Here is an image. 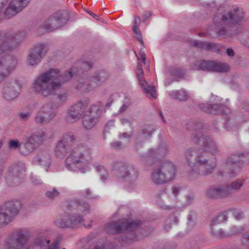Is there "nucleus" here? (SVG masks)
Wrapping results in <instances>:
<instances>
[{"label":"nucleus","mask_w":249,"mask_h":249,"mask_svg":"<svg viewBox=\"0 0 249 249\" xmlns=\"http://www.w3.org/2000/svg\"><path fill=\"white\" fill-rule=\"evenodd\" d=\"M192 142L200 148L189 149L185 152V158L192 173L201 176L212 174L216 166L210 163V154L219 155L221 151L214 140L201 131H196L191 135Z\"/></svg>","instance_id":"nucleus-1"},{"label":"nucleus","mask_w":249,"mask_h":249,"mask_svg":"<svg viewBox=\"0 0 249 249\" xmlns=\"http://www.w3.org/2000/svg\"><path fill=\"white\" fill-rule=\"evenodd\" d=\"M71 77L72 73L70 71L61 74L58 69H51L38 75L33 81L31 89L33 92L42 98L56 95L57 101L54 105L58 108L67 102L68 94L65 91L58 94L57 92Z\"/></svg>","instance_id":"nucleus-2"},{"label":"nucleus","mask_w":249,"mask_h":249,"mask_svg":"<svg viewBox=\"0 0 249 249\" xmlns=\"http://www.w3.org/2000/svg\"><path fill=\"white\" fill-rule=\"evenodd\" d=\"M168 151L166 144L160 145L157 149H150L141 156L140 160L150 166H154L150 174V179L156 185H161L172 181L176 175V167L169 161L154 160L164 157Z\"/></svg>","instance_id":"nucleus-3"},{"label":"nucleus","mask_w":249,"mask_h":249,"mask_svg":"<svg viewBox=\"0 0 249 249\" xmlns=\"http://www.w3.org/2000/svg\"><path fill=\"white\" fill-rule=\"evenodd\" d=\"M243 18V12L238 8L223 14L218 13L213 18L214 32L219 37H232L239 33L237 25Z\"/></svg>","instance_id":"nucleus-4"},{"label":"nucleus","mask_w":249,"mask_h":249,"mask_svg":"<svg viewBox=\"0 0 249 249\" xmlns=\"http://www.w3.org/2000/svg\"><path fill=\"white\" fill-rule=\"evenodd\" d=\"M91 159L90 149L83 144L78 145L66 158L65 166L68 170L76 171L80 170L81 166L87 165Z\"/></svg>","instance_id":"nucleus-5"},{"label":"nucleus","mask_w":249,"mask_h":249,"mask_svg":"<svg viewBox=\"0 0 249 249\" xmlns=\"http://www.w3.org/2000/svg\"><path fill=\"white\" fill-rule=\"evenodd\" d=\"M113 170H118L119 178L124 181L130 184L137 180L139 172L135 166L128 163L115 161L111 164Z\"/></svg>","instance_id":"nucleus-6"},{"label":"nucleus","mask_w":249,"mask_h":249,"mask_svg":"<svg viewBox=\"0 0 249 249\" xmlns=\"http://www.w3.org/2000/svg\"><path fill=\"white\" fill-rule=\"evenodd\" d=\"M31 235L28 229H21L13 232L6 242V249H23Z\"/></svg>","instance_id":"nucleus-7"},{"label":"nucleus","mask_w":249,"mask_h":249,"mask_svg":"<svg viewBox=\"0 0 249 249\" xmlns=\"http://www.w3.org/2000/svg\"><path fill=\"white\" fill-rule=\"evenodd\" d=\"M84 218L83 215L78 213H65L60 218L56 219L53 223L59 228L74 229L80 227L83 224Z\"/></svg>","instance_id":"nucleus-8"},{"label":"nucleus","mask_w":249,"mask_h":249,"mask_svg":"<svg viewBox=\"0 0 249 249\" xmlns=\"http://www.w3.org/2000/svg\"><path fill=\"white\" fill-rule=\"evenodd\" d=\"M108 78L107 73L100 72L94 75L81 78L76 85L77 89L84 92H89Z\"/></svg>","instance_id":"nucleus-9"},{"label":"nucleus","mask_w":249,"mask_h":249,"mask_svg":"<svg viewBox=\"0 0 249 249\" xmlns=\"http://www.w3.org/2000/svg\"><path fill=\"white\" fill-rule=\"evenodd\" d=\"M69 18L70 14L68 11H58L48 18L43 24L42 27L45 31H52L66 24Z\"/></svg>","instance_id":"nucleus-10"},{"label":"nucleus","mask_w":249,"mask_h":249,"mask_svg":"<svg viewBox=\"0 0 249 249\" xmlns=\"http://www.w3.org/2000/svg\"><path fill=\"white\" fill-rule=\"evenodd\" d=\"M190 67L193 70L208 71L226 72L229 70V66L226 64L219 63L204 59L195 61L191 63Z\"/></svg>","instance_id":"nucleus-11"},{"label":"nucleus","mask_w":249,"mask_h":249,"mask_svg":"<svg viewBox=\"0 0 249 249\" xmlns=\"http://www.w3.org/2000/svg\"><path fill=\"white\" fill-rule=\"evenodd\" d=\"M77 142L76 137L71 133L64 135L55 146V153L58 158H63Z\"/></svg>","instance_id":"nucleus-12"},{"label":"nucleus","mask_w":249,"mask_h":249,"mask_svg":"<svg viewBox=\"0 0 249 249\" xmlns=\"http://www.w3.org/2000/svg\"><path fill=\"white\" fill-rule=\"evenodd\" d=\"M89 104V100L88 99L77 101L69 109L67 117L68 120L74 123L85 116Z\"/></svg>","instance_id":"nucleus-13"},{"label":"nucleus","mask_w":249,"mask_h":249,"mask_svg":"<svg viewBox=\"0 0 249 249\" xmlns=\"http://www.w3.org/2000/svg\"><path fill=\"white\" fill-rule=\"evenodd\" d=\"M19 210V202H10L0 209V229L10 222Z\"/></svg>","instance_id":"nucleus-14"},{"label":"nucleus","mask_w":249,"mask_h":249,"mask_svg":"<svg viewBox=\"0 0 249 249\" xmlns=\"http://www.w3.org/2000/svg\"><path fill=\"white\" fill-rule=\"evenodd\" d=\"M48 48L47 45L42 43L36 45L29 51L26 58L27 64L34 66L38 64L46 55Z\"/></svg>","instance_id":"nucleus-15"},{"label":"nucleus","mask_w":249,"mask_h":249,"mask_svg":"<svg viewBox=\"0 0 249 249\" xmlns=\"http://www.w3.org/2000/svg\"><path fill=\"white\" fill-rule=\"evenodd\" d=\"M141 224L139 220H133L130 222L126 221L123 222H111L106 225L105 230L109 233L121 232L125 230L132 231Z\"/></svg>","instance_id":"nucleus-16"},{"label":"nucleus","mask_w":249,"mask_h":249,"mask_svg":"<svg viewBox=\"0 0 249 249\" xmlns=\"http://www.w3.org/2000/svg\"><path fill=\"white\" fill-rule=\"evenodd\" d=\"M26 35L24 31L11 33L0 32V40L3 39V41H5L10 49L13 50L18 47L23 42Z\"/></svg>","instance_id":"nucleus-17"},{"label":"nucleus","mask_w":249,"mask_h":249,"mask_svg":"<svg viewBox=\"0 0 249 249\" xmlns=\"http://www.w3.org/2000/svg\"><path fill=\"white\" fill-rule=\"evenodd\" d=\"M17 62V59L11 55L2 56L0 58V83L11 73Z\"/></svg>","instance_id":"nucleus-18"},{"label":"nucleus","mask_w":249,"mask_h":249,"mask_svg":"<svg viewBox=\"0 0 249 249\" xmlns=\"http://www.w3.org/2000/svg\"><path fill=\"white\" fill-rule=\"evenodd\" d=\"M60 242L58 239L54 240L50 244V240L45 236V231H41L38 236L34 240L33 244L27 249H41L47 247L46 249H58Z\"/></svg>","instance_id":"nucleus-19"},{"label":"nucleus","mask_w":249,"mask_h":249,"mask_svg":"<svg viewBox=\"0 0 249 249\" xmlns=\"http://www.w3.org/2000/svg\"><path fill=\"white\" fill-rule=\"evenodd\" d=\"M136 73L138 79L139 84L141 88L147 94L149 98H156L157 94L156 88L153 85H148L147 82L143 77V71L142 68V65L139 62L136 70Z\"/></svg>","instance_id":"nucleus-20"},{"label":"nucleus","mask_w":249,"mask_h":249,"mask_svg":"<svg viewBox=\"0 0 249 249\" xmlns=\"http://www.w3.org/2000/svg\"><path fill=\"white\" fill-rule=\"evenodd\" d=\"M21 85L18 80L14 79L7 82L3 89V97L8 101L16 98L21 89Z\"/></svg>","instance_id":"nucleus-21"},{"label":"nucleus","mask_w":249,"mask_h":249,"mask_svg":"<svg viewBox=\"0 0 249 249\" xmlns=\"http://www.w3.org/2000/svg\"><path fill=\"white\" fill-rule=\"evenodd\" d=\"M228 219V217L225 213H219L216 217L212 219L211 224V230L212 234L214 237L223 238L229 236V233H226L218 225L219 224L226 221Z\"/></svg>","instance_id":"nucleus-22"},{"label":"nucleus","mask_w":249,"mask_h":249,"mask_svg":"<svg viewBox=\"0 0 249 249\" xmlns=\"http://www.w3.org/2000/svg\"><path fill=\"white\" fill-rule=\"evenodd\" d=\"M156 130L153 124H147L142 126L136 136L135 145L136 149H138L142 143L147 139H149Z\"/></svg>","instance_id":"nucleus-23"},{"label":"nucleus","mask_w":249,"mask_h":249,"mask_svg":"<svg viewBox=\"0 0 249 249\" xmlns=\"http://www.w3.org/2000/svg\"><path fill=\"white\" fill-rule=\"evenodd\" d=\"M30 0H12L4 13V18H10L20 12L28 4Z\"/></svg>","instance_id":"nucleus-24"},{"label":"nucleus","mask_w":249,"mask_h":249,"mask_svg":"<svg viewBox=\"0 0 249 249\" xmlns=\"http://www.w3.org/2000/svg\"><path fill=\"white\" fill-rule=\"evenodd\" d=\"M206 195L207 197L213 199L228 197L225 184L210 186L207 190Z\"/></svg>","instance_id":"nucleus-25"},{"label":"nucleus","mask_w":249,"mask_h":249,"mask_svg":"<svg viewBox=\"0 0 249 249\" xmlns=\"http://www.w3.org/2000/svg\"><path fill=\"white\" fill-rule=\"evenodd\" d=\"M66 203L69 208H73L77 212H81L82 215L88 214L90 211V205L84 200L74 199L68 201Z\"/></svg>","instance_id":"nucleus-26"},{"label":"nucleus","mask_w":249,"mask_h":249,"mask_svg":"<svg viewBox=\"0 0 249 249\" xmlns=\"http://www.w3.org/2000/svg\"><path fill=\"white\" fill-rule=\"evenodd\" d=\"M33 162L35 164H38L45 168L47 171L51 162V158L48 151H41L38 155L35 157Z\"/></svg>","instance_id":"nucleus-27"},{"label":"nucleus","mask_w":249,"mask_h":249,"mask_svg":"<svg viewBox=\"0 0 249 249\" xmlns=\"http://www.w3.org/2000/svg\"><path fill=\"white\" fill-rule=\"evenodd\" d=\"M46 137V133L43 131H39L32 133L25 139L37 149L41 145Z\"/></svg>","instance_id":"nucleus-28"},{"label":"nucleus","mask_w":249,"mask_h":249,"mask_svg":"<svg viewBox=\"0 0 249 249\" xmlns=\"http://www.w3.org/2000/svg\"><path fill=\"white\" fill-rule=\"evenodd\" d=\"M57 108L54 105V103L50 102L45 104L40 109L45 114L49 122L50 123L57 114Z\"/></svg>","instance_id":"nucleus-29"},{"label":"nucleus","mask_w":249,"mask_h":249,"mask_svg":"<svg viewBox=\"0 0 249 249\" xmlns=\"http://www.w3.org/2000/svg\"><path fill=\"white\" fill-rule=\"evenodd\" d=\"M244 184V179H238L234 181H232L230 184H225L228 197H230L234 192L240 190Z\"/></svg>","instance_id":"nucleus-30"},{"label":"nucleus","mask_w":249,"mask_h":249,"mask_svg":"<svg viewBox=\"0 0 249 249\" xmlns=\"http://www.w3.org/2000/svg\"><path fill=\"white\" fill-rule=\"evenodd\" d=\"M200 108L204 111L211 114L220 113L223 109V106L222 105H211L208 103L202 104Z\"/></svg>","instance_id":"nucleus-31"},{"label":"nucleus","mask_w":249,"mask_h":249,"mask_svg":"<svg viewBox=\"0 0 249 249\" xmlns=\"http://www.w3.org/2000/svg\"><path fill=\"white\" fill-rule=\"evenodd\" d=\"M102 107L98 105L93 104L90 107L87 109L86 115L98 120L102 113Z\"/></svg>","instance_id":"nucleus-32"},{"label":"nucleus","mask_w":249,"mask_h":249,"mask_svg":"<svg viewBox=\"0 0 249 249\" xmlns=\"http://www.w3.org/2000/svg\"><path fill=\"white\" fill-rule=\"evenodd\" d=\"M37 149L35 146L31 144L24 139V143L19 147V153L24 156L30 155Z\"/></svg>","instance_id":"nucleus-33"},{"label":"nucleus","mask_w":249,"mask_h":249,"mask_svg":"<svg viewBox=\"0 0 249 249\" xmlns=\"http://www.w3.org/2000/svg\"><path fill=\"white\" fill-rule=\"evenodd\" d=\"M192 45L201 49L213 51L216 48L215 44L208 43L199 40H194L192 42Z\"/></svg>","instance_id":"nucleus-34"},{"label":"nucleus","mask_w":249,"mask_h":249,"mask_svg":"<svg viewBox=\"0 0 249 249\" xmlns=\"http://www.w3.org/2000/svg\"><path fill=\"white\" fill-rule=\"evenodd\" d=\"M12 176L15 177H22L25 172V164L19 162L11 167L10 171Z\"/></svg>","instance_id":"nucleus-35"},{"label":"nucleus","mask_w":249,"mask_h":249,"mask_svg":"<svg viewBox=\"0 0 249 249\" xmlns=\"http://www.w3.org/2000/svg\"><path fill=\"white\" fill-rule=\"evenodd\" d=\"M169 95L173 98L178 99L183 101L187 100L189 98V94L188 93L182 89L171 91L169 93Z\"/></svg>","instance_id":"nucleus-36"},{"label":"nucleus","mask_w":249,"mask_h":249,"mask_svg":"<svg viewBox=\"0 0 249 249\" xmlns=\"http://www.w3.org/2000/svg\"><path fill=\"white\" fill-rule=\"evenodd\" d=\"M97 121V120L86 115L82 118L83 126L86 129H91L95 125Z\"/></svg>","instance_id":"nucleus-37"},{"label":"nucleus","mask_w":249,"mask_h":249,"mask_svg":"<svg viewBox=\"0 0 249 249\" xmlns=\"http://www.w3.org/2000/svg\"><path fill=\"white\" fill-rule=\"evenodd\" d=\"M166 74L167 76H174L179 78H183L185 74V71L182 69L172 67L168 69Z\"/></svg>","instance_id":"nucleus-38"},{"label":"nucleus","mask_w":249,"mask_h":249,"mask_svg":"<svg viewBox=\"0 0 249 249\" xmlns=\"http://www.w3.org/2000/svg\"><path fill=\"white\" fill-rule=\"evenodd\" d=\"M34 122L37 124H46L50 123L41 109L36 113Z\"/></svg>","instance_id":"nucleus-39"},{"label":"nucleus","mask_w":249,"mask_h":249,"mask_svg":"<svg viewBox=\"0 0 249 249\" xmlns=\"http://www.w3.org/2000/svg\"><path fill=\"white\" fill-rule=\"evenodd\" d=\"M136 235L133 232H127L124 236L121 237V242L123 246L127 244H130L135 240Z\"/></svg>","instance_id":"nucleus-40"},{"label":"nucleus","mask_w":249,"mask_h":249,"mask_svg":"<svg viewBox=\"0 0 249 249\" xmlns=\"http://www.w3.org/2000/svg\"><path fill=\"white\" fill-rule=\"evenodd\" d=\"M221 213H225L229 217V215L232 216L236 220H240L243 217V214L242 212L235 209H231Z\"/></svg>","instance_id":"nucleus-41"},{"label":"nucleus","mask_w":249,"mask_h":249,"mask_svg":"<svg viewBox=\"0 0 249 249\" xmlns=\"http://www.w3.org/2000/svg\"><path fill=\"white\" fill-rule=\"evenodd\" d=\"M167 198V194L164 191H162L158 194L157 198V204L161 208H166V205L163 203L165 202Z\"/></svg>","instance_id":"nucleus-42"},{"label":"nucleus","mask_w":249,"mask_h":249,"mask_svg":"<svg viewBox=\"0 0 249 249\" xmlns=\"http://www.w3.org/2000/svg\"><path fill=\"white\" fill-rule=\"evenodd\" d=\"M187 219V226L188 229L191 230L196 226V213L193 212H191L188 215Z\"/></svg>","instance_id":"nucleus-43"},{"label":"nucleus","mask_w":249,"mask_h":249,"mask_svg":"<svg viewBox=\"0 0 249 249\" xmlns=\"http://www.w3.org/2000/svg\"><path fill=\"white\" fill-rule=\"evenodd\" d=\"M245 155V154L242 153L233 154L229 158L227 163L229 164H231V163L235 165L238 164L241 161V158L244 157Z\"/></svg>","instance_id":"nucleus-44"},{"label":"nucleus","mask_w":249,"mask_h":249,"mask_svg":"<svg viewBox=\"0 0 249 249\" xmlns=\"http://www.w3.org/2000/svg\"><path fill=\"white\" fill-rule=\"evenodd\" d=\"M46 197L49 200H54L60 195V193L55 188H52L45 193Z\"/></svg>","instance_id":"nucleus-45"},{"label":"nucleus","mask_w":249,"mask_h":249,"mask_svg":"<svg viewBox=\"0 0 249 249\" xmlns=\"http://www.w3.org/2000/svg\"><path fill=\"white\" fill-rule=\"evenodd\" d=\"M179 221L178 216L174 214L171 215L166 221L165 228L168 230L171 227V225L176 224Z\"/></svg>","instance_id":"nucleus-46"},{"label":"nucleus","mask_w":249,"mask_h":249,"mask_svg":"<svg viewBox=\"0 0 249 249\" xmlns=\"http://www.w3.org/2000/svg\"><path fill=\"white\" fill-rule=\"evenodd\" d=\"M0 41H1L0 44V58H1L2 56L4 57L5 55H8L5 54V53L7 51L11 50V49H10L5 41H3V39L0 40Z\"/></svg>","instance_id":"nucleus-47"},{"label":"nucleus","mask_w":249,"mask_h":249,"mask_svg":"<svg viewBox=\"0 0 249 249\" xmlns=\"http://www.w3.org/2000/svg\"><path fill=\"white\" fill-rule=\"evenodd\" d=\"M96 169L100 174L102 179L103 180L106 179L107 176V173L104 167L100 165H98L96 166Z\"/></svg>","instance_id":"nucleus-48"},{"label":"nucleus","mask_w":249,"mask_h":249,"mask_svg":"<svg viewBox=\"0 0 249 249\" xmlns=\"http://www.w3.org/2000/svg\"><path fill=\"white\" fill-rule=\"evenodd\" d=\"M245 230V228L244 226H241L239 227L235 226H233L231 229L230 233H229V236L238 234L244 231Z\"/></svg>","instance_id":"nucleus-49"},{"label":"nucleus","mask_w":249,"mask_h":249,"mask_svg":"<svg viewBox=\"0 0 249 249\" xmlns=\"http://www.w3.org/2000/svg\"><path fill=\"white\" fill-rule=\"evenodd\" d=\"M133 30L138 40H139L140 42V43L142 44V46L143 47H144V44L142 40L141 32L139 28H133Z\"/></svg>","instance_id":"nucleus-50"},{"label":"nucleus","mask_w":249,"mask_h":249,"mask_svg":"<svg viewBox=\"0 0 249 249\" xmlns=\"http://www.w3.org/2000/svg\"><path fill=\"white\" fill-rule=\"evenodd\" d=\"M31 115V113L28 111L25 112H19L18 113V116L19 119L22 121L28 120L30 118Z\"/></svg>","instance_id":"nucleus-51"},{"label":"nucleus","mask_w":249,"mask_h":249,"mask_svg":"<svg viewBox=\"0 0 249 249\" xmlns=\"http://www.w3.org/2000/svg\"><path fill=\"white\" fill-rule=\"evenodd\" d=\"M21 144H19V142L18 140H12L9 142V147L11 148H18L19 151V147H21Z\"/></svg>","instance_id":"nucleus-52"},{"label":"nucleus","mask_w":249,"mask_h":249,"mask_svg":"<svg viewBox=\"0 0 249 249\" xmlns=\"http://www.w3.org/2000/svg\"><path fill=\"white\" fill-rule=\"evenodd\" d=\"M130 105V102L129 99H126L124 102L122 106L120 108L119 112L122 113L125 111Z\"/></svg>","instance_id":"nucleus-53"},{"label":"nucleus","mask_w":249,"mask_h":249,"mask_svg":"<svg viewBox=\"0 0 249 249\" xmlns=\"http://www.w3.org/2000/svg\"><path fill=\"white\" fill-rule=\"evenodd\" d=\"M111 146L112 148L115 149H120L122 148V144L121 142H114L111 143Z\"/></svg>","instance_id":"nucleus-54"},{"label":"nucleus","mask_w":249,"mask_h":249,"mask_svg":"<svg viewBox=\"0 0 249 249\" xmlns=\"http://www.w3.org/2000/svg\"><path fill=\"white\" fill-rule=\"evenodd\" d=\"M133 135V132H131L129 134L126 132H124L120 134L119 138L120 139H126L128 140H130Z\"/></svg>","instance_id":"nucleus-55"},{"label":"nucleus","mask_w":249,"mask_h":249,"mask_svg":"<svg viewBox=\"0 0 249 249\" xmlns=\"http://www.w3.org/2000/svg\"><path fill=\"white\" fill-rule=\"evenodd\" d=\"M120 122L121 123V124L125 126L126 125H128L129 126L132 127V123L129 120L126 119V118H122L120 120Z\"/></svg>","instance_id":"nucleus-56"},{"label":"nucleus","mask_w":249,"mask_h":249,"mask_svg":"<svg viewBox=\"0 0 249 249\" xmlns=\"http://www.w3.org/2000/svg\"><path fill=\"white\" fill-rule=\"evenodd\" d=\"M82 195L85 197H86L87 198H93V197L91 196V192L90 191V190L87 189H86L83 193Z\"/></svg>","instance_id":"nucleus-57"},{"label":"nucleus","mask_w":249,"mask_h":249,"mask_svg":"<svg viewBox=\"0 0 249 249\" xmlns=\"http://www.w3.org/2000/svg\"><path fill=\"white\" fill-rule=\"evenodd\" d=\"M31 179H32V182L35 185H40V184H41L42 183V180L39 179H38L37 178V177H36V176H32V177H31Z\"/></svg>","instance_id":"nucleus-58"},{"label":"nucleus","mask_w":249,"mask_h":249,"mask_svg":"<svg viewBox=\"0 0 249 249\" xmlns=\"http://www.w3.org/2000/svg\"><path fill=\"white\" fill-rule=\"evenodd\" d=\"M172 193L175 196H177L180 191L179 187L174 186L172 188Z\"/></svg>","instance_id":"nucleus-59"},{"label":"nucleus","mask_w":249,"mask_h":249,"mask_svg":"<svg viewBox=\"0 0 249 249\" xmlns=\"http://www.w3.org/2000/svg\"><path fill=\"white\" fill-rule=\"evenodd\" d=\"M141 23V19L139 17L135 16L134 24L133 26V28H138Z\"/></svg>","instance_id":"nucleus-60"},{"label":"nucleus","mask_w":249,"mask_h":249,"mask_svg":"<svg viewBox=\"0 0 249 249\" xmlns=\"http://www.w3.org/2000/svg\"><path fill=\"white\" fill-rule=\"evenodd\" d=\"M152 15V13L150 11H146L143 14V17L142 18V21L143 22L145 21L146 19L150 17Z\"/></svg>","instance_id":"nucleus-61"},{"label":"nucleus","mask_w":249,"mask_h":249,"mask_svg":"<svg viewBox=\"0 0 249 249\" xmlns=\"http://www.w3.org/2000/svg\"><path fill=\"white\" fill-rule=\"evenodd\" d=\"M140 56L142 60V63L145 64V54L144 51H142V50H141L140 52Z\"/></svg>","instance_id":"nucleus-62"},{"label":"nucleus","mask_w":249,"mask_h":249,"mask_svg":"<svg viewBox=\"0 0 249 249\" xmlns=\"http://www.w3.org/2000/svg\"><path fill=\"white\" fill-rule=\"evenodd\" d=\"M226 53L228 56H232L234 55V52L232 49L228 48L226 50Z\"/></svg>","instance_id":"nucleus-63"},{"label":"nucleus","mask_w":249,"mask_h":249,"mask_svg":"<svg viewBox=\"0 0 249 249\" xmlns=\"http://www.w3.org/2000/svg\"><path fill=\"white\" fill-rule=\"evenodd\" d=\"M247 240L249 241V233H245L243 235L242 242L244 243V241H247Z\"/></svg>","instance_id":"nucleus-64"}]
</instances>
